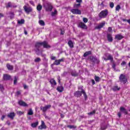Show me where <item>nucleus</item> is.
I'll return each instance as SVG.
<instances>
[{"mask_svg":"<svg viewBox=\"0 0 130 130\" xmlns=\"http://www.w3.org/2000/svg\"><path fill=\"white\" fill-rule=\"evenodd\" d=\"M43 46L44 48H50V46L48 45V43L46 41L42 42H37L35 45V51L37 54H39V51L40 50V47Z\"/></svg>","mask_w":130,"mask_h":130,"instance_id":"nucleus-1","label":"nucleus"},{"mask_svg":"<svg viewBox=\"0 0 130 130\" xmlns=\"http://www.w3.org/2000/svg\"><path fill=\"white\" fill-rule=\"evenodd\" d=\"M43 7L45 8L46 12H51L53 7L51 5V3L49 2H46L43 4Z\"/></svg>","mask_w":130,"mask_h":130,"instance_id":"nucleus-2","label":"nucleus"},{"mask_svg":"<svg viewBox=\"0 0 130 130\" xmlns=\"http://www.w3.org/2000/svg\"><path fill=\"white\" fill-rule=\"evenodd\" d=\"M82 94H83L85 100H86L87 94H86L84 90L82 89L81 91H76L75 92V95L76 97H81V96H82Z\"/></svg>","mask_w":130,"mask_h":130,"instance_id":"nucleus-3","label":"nucleus"},{"mask_svg":"<svg viewBox=\"0 0 130 130\" xmlns=\"http://www.w3.org/2000/svg\"><path fill=\"white\" fill-rule=\"evenodd\" d=\"M119 81L121 82V83H122L123 84H125L126 82H127V79L125 77V75L123 74H121L119 77Z\"/></svg>","mask_w":130,"mask_h":130,"instance_id":"nucleus-4","label":"nucleus"},{"mask_svg":"<svg viewBox=\"0 0 130 130\" xmlns=\"http://www.w3.org/2000/svg\"><path fill=\"white\" fill-rule=\"evenodd\" d=\"M108 14V12H107V10L103 11L99 14V17L101 18H106Z\"/></svg>","mask_w":130,"mask_h":130,"instance_id":"nucleus-5","label":"nucleus"},{"mask_svg":"<svg viewBox=\"0 0 130 130\" xmlns=\"http://www.w3.org/2000/svg\"><path fill=\"white\" fill-rule=\"evenodd\" d=\"M23 9L24 10V12L26 13V14H29L33 11V9L31 8V7H27L26 6H24L23 7Z\"/></svg>","mask_w":130,"mask_h":130,"instance_id":"nucleus-6","label":"nucleus"},{"mask_svg":"<svg viewBox=\"0 0 130 130\" xmlns=\"http://www.w3.org/2000/svg\"><path fill=\"white\" fill-rule=\"evenodd\" d=\"M71 12L75 15H81L82 14V12L79 9H73L71 10Z\"/></svg>","mask_w":130,"mask_h":130,"instance_id":"nucleus-7","label":"nucleus"},{"mask_svg":"<svg viewBox=\"0 0 130 130\" xmlns=\"http://www.w3.org/2000/svg\"><path fill=\"white\" fill-rule=\"evenodd\" d=\"M105 25V21H103L96 26L95 27V29H98V30L101 29V28H103Z\"/></svg>","mask_w":130,"mask_h":130,"instance_id":"nucleus-8","label":"nucleus"},{"mask_svg":"<svg viewBox=\"0 0 130 130\" xmlns=\"http://www.w3.org/2000/svg\"><path fill=\"white\" fill-rule=\"evenodd\" d=\"M51 107V105H48L45 107H41V110H42L43 112H46L48 109H49Z\"/></svg>","mask_w":130,"mask_h":130,"instance_id":"nucleus-9","label":"nucleus"},{"mask_svg":"<svg viewBox=\"0 0 130 130\" xmlns=\"http://www.w3.org/2000/svg\"><path fill=\"white\" fill-rule=\"evenodd\" d=\"M105 56H106L107 58H104L105 60H112V59H113L112 55L109 54V53L105 54Z\"/></svg>","mask_w":130,"mask_h":130,"instance_id":"nucleus-10","label":"nucleus"},{"mask_svg":"<svg viewBox=\"0 0 130 130\" xmlns=\"http://www.w3.org/2000/svg\"><path fill=\"white\" fill-rule=\"evenodd\" d=\"M78 26L80 28H81V29H87L88 27H87V25L85 24L83 22H80L78 24Z\"/></svg>","mask_w":130,"mask_h":130,"instance_id":"nucleus-11","label":"nucleus"},{"mask_svg":"<svg viewBox=\"0 0 130 130\" xmlns=\"http://www.w3.org/2000/svg\"><path fill=\"white\" fill-rule=\"evenodd\" d=\"M15 116H16V114H15V112H11L8 114V117L11 119H14V117H15Z\"/></svg>","mask_w":130,"mask_h":130,"instance_id":"nucleus-12","label":"nucleus"},{"mask_svg":"<svg viewBox=\"0 0 130 130\" xmlns=\"http://www.w3.org/2000/svg\"><path fill=\"white\" fill-rule=\"evenodd\" d=\"M42 124L41 125L38 127L39 129H43V128H46V125H45V123H44V121H41Z\"/></svg>","mask_w":130,"mask_h":130,"instance_id":"nucleus-13","label":"nucleus"},{"mask_svg":"<svg viewBox=\"0 0 130 130\" xmlns=\"http://www.w3.org/2000/svg\"><path fill=\"white\" fill-rule=\"evenodd\" d=\"M107 38L109 42H112V41H113L112 36L111 34H108L107 35Z\"/></svg>","mask_w":130,"mask_h":130,"instance_id":"nucleus-14","label":"nucleus"},{"mask_svg":"<svg viewBox=\"0 0 130 130\" xmlns=\"http://www.w3.org/2000/svg\"><path fill=\"white\" fill-rule=\"evenodd\" d=\"M18 104L20 105V106H24V107H26V106H28V105L25 103V102H23L22 101H19L18 102Z\"/></svg>","mask_w":130,"mask_h":130,"instance_id":"nucleus-15","label":"nucleus"},{"mask_svg":"<svg viewBox=\"0 0 130 130\" xmlns=\"http://www.w3.org/2000/svg\"><path fill=\"white\" fill-rule=\"evenodd\" d=\"M120 111L123 113L124 114H127V111L126 110V109H125V108H123V107H120Z\"/></svg>","mask_w":130,"mask_h":130,"instance_id":"nucleus-16","label":"nucleus"},{"mask_svg":"<svg viewBox=\"0 0 130 130\" xmlns=\"http://www.w3.org/2000/svg\"><path fill=\"white\" fill-rule=\"evenodd\" d=\"M4 80L7 81L8 80H11V76L5 74L4 75L3 77Z\"/></svg>","mask_w":130,"mask_h":130,"instance_id":"nucleus-17","label":"nucleus"},{"mask_svg":"<svg viewBox=\"0 0 130 130\" xmlns=\"http://www.w3.org/2000/svg\"><path fill=\"white\" fill-rule=\"evenodd\" d=\"M115 38L118 40H121L123 38V37L121 35H117L115 36Z\"/></svg>","mask_w":130,"mask_h":130,"instance_id":"nucleus-18","label":"nucleus"},{"mask_svg":"<svg viewBox=\"0 0 130 130\" xmlns=\"http://www.w3.org/2000/svg\"><path fill=\"white\" fill-rule=\"evenodd\" d=\"M63 87L62 86H58L57 88V90L58 92H60V93H61L63 91Z\"/></svg>","mask_w":130,"mask_h":130,"instance_id":"nucleus-19","label":"nucleus"},{"mask_svg":"<svg viewBox=\"0 0 130 130\" xmlns=\"http://www.w3.org/2000/svg\"><path fill=\"white\" fill-rule=\"evenodd\" d=\"M112 90L115 92L116 91H119V90H120V87H118V86H115L112 88Z\"/></svg>","mask_w":130,"mask_h":130,"instance_id":"nucleus-20","label":"nucleus"},{"mask_svg":"<svg viewBox=\"0 0 130 130\" xmlns=\"http://www.w3.org/2000/svg\"><path fill=\"white\" fill-rule=\"evenodd\" d=\"M50 83L52 85V86H55V85H56V82H55V80L53 79L50 80Z\"/></svg>","mask_w":130,"mask_h":130,"instance_id":"nucleus-21","label":"nucleus"},{"mask_svg":"<svg viewBox=\"0 0 130 130\" xmlns=\"http://www.w3.org/2000/svg\"><path fill=\"white\" fill-rule=\"evenodd\" d=\"M68 45L71 48H73V47H74V43H73V41L70 40L68 42Z\"/></svg>","mask_w":130,"mask_h":130,"instance_id":"nucleus-22","label":"nucleus"},{"mask_svg":"<svg viewBox=\"0 0 130 130\" xmlns=\"http://www.w3.org/2000/svg\"><path fill=\"white\" fill-rule=\"evenodd\" d=\"M7 68L8 70H9V71H12L13 69V66H12L10 64H7Z\"/></svg>","mask_w":130,"mask_h":130,"instance_id":"nucleus-23","label":"nucleus"},{"mask_svg":"<svg viewBox=\"0 0 130 130\" xmlns=\"http://www.w3.org/2000/svg\"><path fill=\"white\" fill-rule=\"evenodd\" d=\"M71 75L73 77H77V76H78L77 73L76 72V71L75 70H73V71H72Z\"/></svg>","mask_w":130,"mask_h":130,"instance_id":"nucleus-24","label":"nucleus"},{"mask_svg":"<svg viewBox=\"0 0 130 130\" xmlns=\"http://www.w3.org/2000/svg\"><path fill=\"white\" fill-rule=\"evenodd\" d=\"M37 9L38 11L40 12V11H41V10H42V6H41V5H40V4H39L37 7Z\"/></svg>","mask_w":130,"mask_h":130,"instance_id":"nucleus-25","label":"nucleus"},{"mask_svg":"<svg viewBox=\"0 0 130 130\" xmlns=\"http://www.w3.org/2000/svg\"><path fill=\"white\" fill-rule=\"evenodd\" d=\"M53 64H55L56 66H59V64H60V62H59V60H55L53 63Z\"/></svg>","mask_w":130,"mask_h":130,"instance_id":"nucleus-26","label":"nucleus"},{"mask_svg":"<svg viewBox=\"0 0 130 130\" xmlns=\"http://www.w3.org/2000/svg\"><path fill=\"white\" fill-rule=\"evenodd\" d=\"M38 121H37L36 122H34L33 123L31 124V126L32 127H36V126H37V125H38Z\"/></svg>","mask_w":130,"mask_h":130,"instance_id":"nucleus-27","label":"nucleus"},{"mask_svg":"<svg viewBox=\"0 0 130 130\" xmlns=\"http://www.w3.org/2000/svg\"><path fill=\"white\" fill-rule=\"evenodd\" d=\"M56 15H57V11L56 10H55L53 12L51 13V16L54 17Z\"/></svg>","mask_w":130,"mask_h":130,"instance_id":"nucleus-28","label":"nucleus"},{"mask_svg":"<svg viewBox=\"0 0 130 130\" xmlns=\"http://www.w3.org/2000/svg\"><path fill=\"white\" fill-rule=\"evenodd\" d=\"M28 115H33V111H32V109H30L27 113Z\"/></svg>","mask_w":130,"mask_h":130,"instance_id":"nucleus-29","label":"nucleus"},{"mask_svg":"<svg viewBox=\"0 0 130 130\" xmlns=\"http://www.w3.org/2000/svg\"><path fill=\"white\" fill-rule=\"evenodd\" d=\"M89 54H91V51L86 52L84 54L83 56H84V57H86V56H88V55H89Z\"/></svg>","mask_w":130,"mask_h":130,"instance_id":"nucleus-30","label":"nucleus"},{"mask_svg":"<svg viewBox=\"0 0 130 130\" xmlns=\"http://www.w3.org/2000/svg\"><path fill=\"white\" fill-rule=\"evenodd\" d=\"M94 80L96 82H99L100 81V77L98 76H94Z\"/></svg>","mask_w":130,"mask_h":130,"instance_id":"nucleus-31","label":"nucleus"},{"mask_svg":"<svg viewBox=\"0 0 130 130\" xmlns=\"http://www.w3.org/2000/svg\"><path fill=\"white\" fill-rule=\"evenodd\" d=\"M25 23V20L24 19H21L20 20L18 21V24H24Z\"/></svg>","mask_w":130,"mask_h":130,"instance_id":"nucleus-32","label":"nucleus"},{"mask_svg":"<svg viewBox=\"0 0 130 130\" xmlns=\"http://www.w3.org/2000/svg\"><path fill=\"white\" fill-rule=\"evenodd\" d=\"M39 23L40 25H41V26H44V25H45V23H44V21L43 20H40L39 21Z\"/></svg>","mask_w":130,"mask_h":130,"instance_id":"nucleus-33","label":"nucleus"},{"mask_svg":"<svg viewBox=\"0 0 130 130\" xmlns=\"http://www.w3.org/2000/svg\"><path fill=\"white\" fill-rule=\"evenodd\" d=\"M94 62H95V63H99V62H100V60L98 58H94Z\"/></svg>","mask_w":130,"mask_h":130,"instance_id":"nucleus-34","label":"nucleus"},{"mask_svg":"<svg viewBox=\"0 0 130 130\" xmlns=\"http://www.w3.org/2000/svg\"><path fill=\"white\" fill-rule=\"evenodd\" d=\"M95 112H96V111L93 110V111L90 113H88V115H93V114H95Z\"/></svg>","mask_w":130,"mask_h":130,"instance_id":"nucleus-35","label":"nucleus"},{"mask_svg":"<svg viewBox=\"0 0 130 130\" xmlns=\"http://www.w3.org/2000/svg\"><path fill=\"white\" fill-rule=\"evenodd\" d=\"M80 6H81L80 4H74V8H79V7H80Z\"/></svg>","mask_w":130,"mask_h":130,"instance_id":"nucleus-36","label":"nucleus"},{"mask_svg":"<svg viewBox=\"0 0 130 130\" xmlns=\"http://www.w3.org/2000/svg\"><path fill=\"white\" fill-rule=\"evenodd\" d=\"M121 8L120 7V5H117L116 7V11H119Z\"/></svg>","mask_w":130,"mask_h":130,"instance_id":"nucleus-37","label":"nucleus"},{"mask_svg":"<svg viewBox=\"0 0 130 130\" xmlns=\"http://www.w3.org/2000/svg\"><path fill=\"white\" fill-rule=\"evenodd\" d=\"M13 6H12V3H9L8 5L6 6V8H11Z\"/></svg>","mask_w":130,"mask_h":130,"instance_id":"nucleus-38","label":"nucleus"},{"mask_svg":"<svg viewBox=\"0 0 130 130\" xmlns=\"http://www.w3.org/2000/svg\"><path fill=\"white\" fill-rule=\"evenodd\" d=\"M40 60H41V59H40V58H37L35 59V61H36V62H39Z\"/></svg>","mask_w":130,"mask_h":130,"instance_id":"nucleus-39","label":"nucleus"},{"mask_svg":"<svg viewBox=\"0 0 130 130\" xmlns=\"http://www.w3.org/2000/svg\"><path fill=\"white\" fill-rule=\"evenodd\" d=\"M110 7L111 8V9L113 8L114 7V4L113 2H111L110 3Z\"/></svg>","mask_w":130,"mask_h":130,"instance_id":"nucleus-40","label":"nucleus"},{"mask_svg":"<svg viewBox=\"0 0 130 130\" xmlns=\"http://www.w3.org/2000/svg\"><path fill=\"white\" fill-rule=\"evenodd\" d=\"M17 77L15 76L14 81V85H16L17 84Z\"/></svg>","mask_w":130,"mask_h":130,"instance_id":"nucleus-41","label":"nucleus"},{"mask_svg":"<svg viewBox=\"0 0 130 130\" xmlns=\"http://www.w3.org/2000/svg\"><path fill=\"white\" fill-rule=\"evenodd\" d=\"M83 21L84 23H87L88 22V19L87 18H83Z\"/></svg>","mask_w":130,"mask_h":130,"instance_id":"nucleus-42","label":"nucleus"},{"mask_svg":"<svg viewBox=\"0 0 130 130\" xmlns=\"http://www.w3.org/2000/svg\"><path fill=\"white\" fill-rule=\"evenodd\" d=\"M29 4H30V5H31V6H33L34 7H35V4H34V2L32 1H30L29 2Z\"/></svg>","mask_w":130,"mask_h":130,"instance_id":"nucleus-43","label":"nucleus"},{"mask_svg":"<svg viewBox=\"0 0 130 130\" xmlns=\"http://www.w3.org/2000/svg\"><path fill=\"white\" fill-rule=\"evenodd\" d=\"M0 90L2 91V92L4 91V86L1 84H0Z\"/></svg>","mask_w":130,"mask_h":130,"instance_id":"nucleus-44","label":"nucleus"},{"mask_svg":"<svg viewBox=\"0 0 130 130\" xmlns=\"http://www.w3.org/2000/svg\"><path fill=\"white\" fill-rule=\"evenodd\" d=\"M58 60H59V61L60 62H62L64 61V58H62L59 59Z\"/></svg>","mask_w":130,"mask_h":130,"instance_id":"nucleus-45","label":"nucleus"},{"mask_svg":"<svg viewBox=\"0 0 130 130\" xmlns=\"http://www.w3.org/2000/svg\"><path fill=\"white\" fill-rule=\"evenodd\" d=\"M68 127H69V128H75V126L72 125H69Z\"/></svg>","mask_w":130,"mask_h":130,"instance_id":"nucleus-46","label":"nucleus"},{"mask_svg":"<svg viewBox=\"0 0 130 130\" xmlns=\"http://www.w3.org/2000/svg\"><path fill=\"white\" fill-rule=\"evenodd\" d=\"M51 58L52 60H55V58H56V57L55 56H51Z\"/></svg>","mask_w":130,"mask_h":130,"instance_id":"nucleus-47","label":"nucleus"},{"mask_svg":"<svg viewBox=\"0 0 130 130\" xmlns=\"http://www.w3.org/2000/svg\"><path fill=\"white\" fill-rule=\"evenodd\" d=\"M121 64V66H125V64H126V62L123 61Z\"/></svg>","mask_w":130,"mask_h":130,"instance_id":"nucleus-48","label":"nucleus"},{"mask_svg":"<svg viewBox=\"0 0 130 130\" xmlns=\"http://www.w3.org/2000/svg\"><path fill=\"white\" fill-rule=\"evenodd\" d=\"M61 35H63V34H64V29H61Z\"/></svg>","mask_w":130,"mask_h":130,"instance_id":"nucleus-49","label":"nucleus"},{"mask_svg":"<svg viewBox=\"0 0 130 130\" xmlns=\"http://www.w3.org/2000/svg\"><path fill=\"white\" fill-rule=\"evenodd\" d=\"M108 31H109V32H111V31H112V28H111V27H109Z\"/></svg>","mask_w":130,"mask_h":130,"instance_id":"nucleus-50","label":"nucleus"},{"mask_svg":"<svg viewBox=\"0 0 130 130\" xmlns=\"http://www.w3.org/2000/svg\"><path fill=\"white\" fill-rule=\"evenodd\" d=\"M101 129L102 130H104V129H106V126H102L101 127Z\"/></svg>","mask_w":130,"mask_h":130,"instance_id":"nucleus-51","label":"nucleus"},{"mask_svg":"<svg viewBox=\"0 0 130 130\" xmlns=\"http://www.w3.org/2000/svg\"><path fill=\"white\" fill-rule=\"evenodd\" d=\"M24 89H28V86L26 84L23 85Z\"/></svg>","mask_w":130,"mask_h":130,"instance_id":"nucleus-52","label":"nucleus"},{"mask_svg":"<svg viewBox=\"0 0 130 130\" xmlns=\"http://www.w3.org/2000/svg\"><path fill=\"white\" fill-rule=\"evenodd\" d=\"M115 67H116V65H115V63H113V65H112V68L113 69H114V70H115Z\"/></svg>","mask_w":130,"mask_h":130,"instance_id":"nucleus-53","label":"nucleus"},{"mask_svg":"<svg viewBox=\"0 0 130 130\" xmlns=\"http://www.w3.org/2000/svg\"><path fill=\"white\" fill-rule=\"evenodd\" d=\"M91 82L92 83V85H95V81L94 80V79H92Z\"/></svg>","mask_w":130,"mask_h":130,"instance_id":"nucleus-54","label":"nucleus"},{"mask_svg":"<svg viewBox=\"0 0 130 130\" xmlns=\"http://www.w3.org/2000/svg\"><path fill=\"white\" fill-rule=\"evenodd\" d=\"M16 94H17V95H20V94H21V91H17V92H16Z\"/></svg>","mask_w":130,"mask_h":130,"instance_id":"nucleus-55","label":"nucleus"},{"mask_svg":"<svg viewBox=\"0 0 130 130\" xmlns=\"http://www.w3.org/2000/svg\"><path fill=\"white\" fill-rule=\"evenodd\" d=\"M17 114H23V112H21V111H18L17 112Z\"/></svg>","mask_w":130,"mask_h":130,"instance_id":"nucleus-56","label":"nucleus"},{"mask_svg":"<svg viewBox=\"0 0 130 130\" xmlns=\"http://www.w3.org/2000/svg\"><path fill=\"white\" fill-rule=\"evenodd\" d=\"M6 124H8V125H10V124H11V123L10 122V121H8L6 122Z\"/></svg>","mask_w":130,"mask_h":130,"instance_id":"nucleus-57","label":"nucleus"},{"mask_svg":"<svg viewBox=\"0 0 130 130\" xmlns=\"http://www.w3.org/2000/svg\"><path fill=\"white\" fill-rule=\"evenodd\" d=\"M4 17V14L3 13H0V18H3Z\"/></svg>","mask_w":130,"mask_h":130,"instance_id":"nucleus-58","label":"nucleus"},{"mask_svg":"<svg viewBox=\"0 0 130 130\" xmlns=\"http://www.w3.org/2000/svg\"><path fill=\"white\" fill-rule=\"evenodd\" d=\"M77 3H81L82 0H76Z\"/></svg>","mask_w":130,"mask_h":130,"instance_id":"nucleus-59","label":"nucleus"},{"mask_svg":"<svg viewBox=\"0 0 130 130\" xmlns=\"http://www.w3.org/2000/svg\"><path fill=\"white\" fill-rule=\"evenodd\" d=\"M122 21L123 22H127V20H126V19H123Z\"/></svg>","mask_w":130,"mask_h":130,"instance_id":"nucleus-60","label":"nucleus"},{"mask_svg":"<svg viewBox=\"0 0 130 130\" xmlns=\"http://www.w3.org/2000/svg\"><path fill=\"white\" fill-rule=\"evenodd\" d=\"M5 115L2 116V117L1 118V119L2 120H4V119L5 118Z\"/></svg>","mask_w":130,"mask_h":130,"instance_id":"nucleus-61","label":"nucleus"},{"mask_svg":"<svg viewBox=\"0 0 130 130\" xmlns=\"http://www.w3.org/2000/svg\"><path fill=\"white\" fill-rule=\"evenodd\" d=\"M118 116L120 117V116H121V114H120V113H118Z\"/></svg>","mask_w":130,"mask_h":130,"instance_id":"nucleus-62","label":"nucleus"},{"mask_svg":"<svg viewBox=\"0 0 130 130\" xmlns=\"http://www.w3.org/2000/svg\"><path fill=\"white\" fill-rule=\"evenodd\" d=\"M24 34L25 35H27V34H28V32H27V31H26V30L24 31Z\"/></svg>","mask_w":130,"mask_h":130,"instance_id":"nucleus-63","label":"nucleus"},{"mask_svg":"<svg viewBox=\"0 0 130 130\" xmlns=\"http://www.w3.org/2000/svg\"><path fill=\"white\" fill-rule=\"evenodd\" d=\"M127 23L130 25V19L127 20Z\"/></svg>","mask_w":130,"mask_h":130,"instance_id":"nucleus-64","label":"nucleus"}]
</instances>
